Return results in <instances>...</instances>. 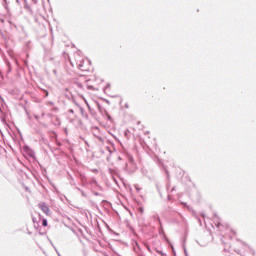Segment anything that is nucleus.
<instances>
[{"label": "nucleus", "mask_w": 256, "mask_h": 256, "mask_svg": "<svg viewBox=\"0 0 256 256\" xmlns=\"http://www.w3.org/2000/svg\"><path fill=\"white\" fill-rule=\"evenodd\" d=\"M39 208L44 214L51 215V210L47 203H39Z\"/></svg>", "instance_id": "f257e3e1"}, {"label": "nucleus", "mask_w": 256, "mask_h": 256, "mask_svg": "<svg viewBox=\"0 0 256 256\" xmlns=\"http://www.w3.org/2000/svg\"><path fill=\"white\" fill-rule=\"evenodd\" d=\"M42 226H44V227L48 226V221L46 219L42 220Z\"/></svg>", "instance_id": "f03ea898"}, {"label": "nucleus", "mask_w": 256, "mask_h": 256, "mask_svg": "<svg viewBox=\"0 0 256 256\" xmlns=\"http://www.w3.org/2000/svg\"><path fill=\"white\" fill-rule=\"evenodd\" d=\"M78 67L80 68V70H85V68L83 67V64H78Z\"/></svg>", "instance_id": "7ed1b4c3"}]
</instances>
